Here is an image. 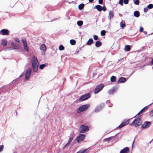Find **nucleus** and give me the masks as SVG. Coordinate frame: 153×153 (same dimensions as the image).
<instances>
[{"instance_id": "1", "label": "nucleus", "mask_w": 153, "mask_h": 153, "mask_svg": "<svg viewBox=\"0 0 153 153\" xmlns=\"http://www.w3.org/2000/svg\"><path fill=\"white\" fill-rule=\"evenodd\" d=\"M32 64L33 71L36 72L38 70L39 62L37 58L35 56H33L31 60Z\"/></svg>"}, {"instance_id": "2", "label": "nucleus", "mask_w": 153, "mask_h": 153, "mask_svg": "<svg viewBox=\"0 0 153 153\" xmlns=\"http://www.w3.org/2000/svg\"><path fill=\"white\" fill-rule=\"evenodd\" d=\"M89 107L90 105L89 104L82 105L78 108L77 110V112L79 113L82 112L88 109L89 108Z\"/></svg>"}, {"instance_id": "3", "label": "nucleus", "mask_w": 153, "mask_h": 153, "mask_svg": "<svg viewBox=\"0 0 153 153\" xmlns=\"http://www.w3.org/2000/svg\"><path fill=\"white\" fill-rule=\"evenodd\" d=\"M142 121L140 118L135 119L132 122L133 125L136 127L138 126L141 125Z\"/></svg>"}, {"instance_id": "4", "label": "nucleus", "mask_w": 153, "mask_h": 153, "mask_svg": "<svg viewBox=\"0 0 153 153\" xmlns=\"http://www.w3.org/2000/svg\"><path fill=\"white\" fill-rule=\"evenodd\" d=\"M104 85L102 84L97 85L94 90V93L95 94L98 93L102 89Z\"/></svg>"}, {"instance_id": "5", "label": "nucleus", "mask_w": 153, "mask_h": 153, "mask_svg": "<svg viewBox=\"0 0 153 153\" xmlns=\"http://www.w3.org/2000/svg\"><path fill=\"white\" fill-rule=\"evenodd\" d=\"M89 130V128L86 126L82 125L80 126L79 128L80 132L82 133L85 132Z\"/></svg>"}, {"instance_id": "6", "label": "nucleus", "mask_w": 153, "mask_h": 153, "mask_svg": "<svg viewBox=\"0 0 153 153\" xmlns=\"http://www.w3.org/2000/svg\"><path fill=\"white\" fill-rule=\"evenodd\" d=\"M91 96V94H86L82 96L79 98L80 100L84 101L89 98Z\"/></svg>"}, {"instance_id": "7", "label": "nucleus", "mask_w": 153, "mask_h": 153, "mask_svg": "<svg viewBox=\"0 0 153 153\" xmlns=\"http://www.w3.org/2000/svg\"><path fill=\"white\" fill-rule=\"evenodd\" d=\"M22 42L23 45L25 50L27 51H28V49L27 47L26 39L25 38H23L22 39Z\"/></svg>"}, {"instance_id": "8", "label": "nucleus", "mask_w": 153, "mask_h": 153, "mask_svg": "<svg viewBox=\"0 0 153 153\" xmlns=\"http://www.w3.org/2000/svg\"><path fill=\"white\" fill-rule=\"evenodd\" d=\"M85 135L84 134H80L77 138V141L78 143L82 141L85 137Z\"/></svg>"}, {"instance_id": "9", "label": "nucleus", "mask_w": 153, "mask_h": 153, "mask_svg": "<svg viewBox=\"0 0 153 153\" xmlns=\"http://www.w3.org/2000/svg\"><path fill=\"white\" fill-rule=\"evenodd\" d=\"M151 123L149 122L146 121L142 125V128L144 129L147 128L150 126Z\"/></svg>"}, {"instance_id": "10", "label": "nucleus", "mask_w": 153, "mask_h": 153, "mask_svg": "<svg viewBox=\"0 0 153 153\" xmlns=\"http://www.w3.org/2000/svg\"><path fill=\"white\" fill-rule=\"evenodd\" d=\"M46 46L44 44H42L40 46V49L41 51L43 54L45 52L46 50Z\"/></svg>"}, {"instance_id": "11", "label": "nucleus", "mask_w": 153, "mask_h": 153, "mask_svg": "<svg viewBox=\"0 0 153 153\" xmlns=\"http://www.w3.org/2000/svg\"><path fill=\"white\" fill-rule=\"evenodd\" d=\"M32 71L31 68L29 69L26 71L25 74V79H28L31 74V72Z\"/></svg>"}, {"instance_id": "12", "label": "nucleus", "mask_w": 153, "mask_h": 153, "mask_svg": "<svg viewBox=\"0 0 153 153\" xmlns=\"http://www.w3.org/2000/svg\"><path fill=\"white\" fill-rule=\"evenodd\" d=\"M129 122V120H125L122 123L119 125V128H120L123 127L124 126L128 124Z\"/></svg>"}, {"instance_id": "13", "label": "nucleus", "mask_w": 153, "mask_h": 153, "mask_svg": "<svg viewBox=\"0 0 153 153\" xmlns=\"http://www.w3.org/2000/svg\"><path fill=\"white\" fill-rule=\"evenodd\" d=\"M9 31L7 29H3L0 31V33L3 35H7L9 34Z\"/></svg>"}, {"instance_id": "14", "label": "nucleus", "mask_w": 153, "mask_h": 153, "mask_svg": "<svg viewBox=\"0 0 153 153\" xmlns=\"http://www.w3.org/2000/svg\"><path fill=\"white\" fill-rule=\"evenodd\" d=\"M128 151V147H126L122 150L120 151V153H127Z\"/></svg>"}, {"instance_id": "15", "label": "nucleus", "mask_w": 153, "mask_h": 153, "mask_svg": "<svg viewBox=\"0 0 153 153\" xmlns=\"http://www.w3.org/2000/svg\"><path fill=\"white\" fill-rule=\"evenodd\" d=\"M73 139V137H70L69 139L68 143L65 144V145L63 147V148L64 149L67 146H68L72 141Z\"/></svg>"}, {"instance_id": "16", "label": "nucleus", "mask_w": 153, "mask_h": 153, "mask_svg": "<svg viewBox=\"0 0 153 153\" xmlns=\"http://www.w3.org/2000/svg\"><path fill=\"white\" fill-rule=\"evenodd\" d=\"M126 81V79L125 78L121 77L118 80V82L120 83H123L125 82Z\"/></svg>"}, {"instance_id": "17", "label": "nucleus", "mask_w": 153, "mask_h": 153, "mask_svg": "<svg viewBox=\"0 0 153 153\" xmlns=\"http://www.w3.org/2000/svg\"><path fill=\"white\" fill-rule=\"evenodd\" d=\"M94 8L97 9V10L99 11H101L102 10V7L100 5H97L96 6L94 7Z\"/></svg>"}, {"instance_id": "18", "label": "nucleus", "mask_w": 153, "mask_h": 153, "mask_svg": "<svg viewBox=\"0 0 153 153\" xmlns=\"http://www.w3.org/2000/svg\"><path fill=\"white\" fill-rule=\"evenodd\" d=\"M116 91V90L114 88H113L110 90L108 92V93L110 94H113Z\"/></svg>"}, {"instance_id": "19", "label": "nucleus", "mask_w": 153, "mask_h": 153, "mask_svg": "<svg viewBox=\"0 0 153 153\" xmlns=\"http://www.w3.org/2000/svg\"><path fill=\"white\" fill-rule=\"evenodd\" d=\"M93 40L92 39H90L86 43V45H90L93 42Z\"/></svg>"}, {"instance_id": "20", "label": "nucleus", "mask_w": 153, "mask_h": 153, "mask_svg": "<svg viewBox=\"0 0 153 153\" xmlns=\"http://www.w3.org/2000/svg\"><path fill=\"white\" fill-rule=\"evenodd\" d=\"M114 16L113 12L111 11L109 13V16H108L109 19L110 20L111 18H112Z\"/></svg>"}, {"instance_id": "21", "label": "nucleus", "mask_w": 153, "mask_h": 153, "mask_svg": "<svg viewBox=\"0 0 153 153\" xmlns=\"http://www.w3.org/2000/svg\"><path fill=\"white\" fill-rule=\"evenodd\" d=\"M7 42L6 40L4 39L2 40L1 41V44L5 46L7 45Z\"/></svg>"}, {"instance_id": "22", "label": "nucleus", "mask_w": 153, "mask_h": 153, "mask_svg": "<svg viewBox=\"0 0 153 153\" xmlns=\"http://www.w3.org/2000/svg\"><path fill=\"white\" fill-rule=\"evenodd\" d=\"M102 43L100 41H97L95 43V46L96 47H100Z\"/></svg>"}, {"instance_id": "23", "label": "nucleus", "mask_w": 153, "mask_h": 153, "mask_svg": "<svg viewBox=\"0 0 153 153\" xmlns=\"http://www.w3.org/2000/svg\"><path fill=\"white\" fill-rule=\"evenodd\" d=\"M125 51H129L130 50V46L129 45H127L126 46L125 48Z\"/></svg>"}, {"instance_id": "24", "label": "nucleus", "mask_w": 153, "mask_h": 153, "mask_svg": "<svg viewBox=\"0 0 153 153\" xmlns=\"http://www.w3.org/2000/svg\"><path fill=\"white\" fill-rule=\"evenodd\" d=\"M84 4H81L78 6V8L80 10H82L84 8Z\"/></svg>"}, {"instance_id": "25", "label": "nucleus", "mask_w": 153, "mask_h": 153, "mask_svg": "<svg viewBox=\"0 0 153 153\" xmlns=\"http://www.w3.org/2000/svg\"><path fill=\"white\" fill-rule=\"evenodd\" d=\"M139 13L138 11H135L134 12V16L137 17L139 16Z\"/></svg>"}, {"instance_id": "26", "label": "nucleus", "mask_w": 153, "mask_h": 153, "mask_svg": "<svg viewBox=\"0 0 153 153\" xmlns=\"http://www.w3.org/2000/svg\"><path fill=\"white\" fill-rule=\"evenodd\" d=\"M101 108L100 106H98L95 109V112H97L101 110V108Z\"/></svg>"}, {"instance_id": "27", "label": "nucleus", "mask_w": 153, "mask_h": 153, "mask_svg": "<svg viewBox=\"0 0 153 153\" xmlns=\"http://www.w3.org/2000/svg\"><path fill=\"white\" fill-rule=\"evenodd\" d=\"M116 79V77L114 76H112L111 78V81L112 82H114Z\"/></svg>"}, {"instance_id": "28", "label": "nucleus", "mask_w": 153, "mask_h": 153, "mask_svg": "<svg viewBox=\"0 0 153 153\" xmlns=\"http://www.w3.org/2000/svg\"><path fill=\"white\" fill-rule=\"evenodd\" d=\"M11 45L14 47V49H17L18 48V47L16 46V44L14 43H12Z\"/></svg>"}, {"instance_id": "29", "label": "nucleus", "mask_w": 153, "mask_h": 153, "mask_svg": "<svg viewBox=\"0 0 153 153\" xmlns=\"http://www.w3.org/2000/svg\"><path fill=\"white\" fill-rule=\"evenodd\" d=\"M59 49L60 51L63 50L64 49V47L62 45H60L59 47Z\"/></svg>"}, {"instance_id": "30", "label": "nucleus", "mask_w": 153, "mask_h": 153, "mask_svg": "<svg viewBox=\"0 0 153 153\" xmlns=\"http://www.w3.org/2000/svg\"><path fill=\"white\" fill-rule=\"evenodd\" d=\"M70 43L71 45H73L75 44L76 42L74 40L71 39L70 40Z\"/></svg>"}, {"instance_id": "31", "label": "nucleus", "mask_w": 153, "mask_h": 153, "mask_svg": "<svg viewBox=\"0 0 153 153\" xmlns=\"http://www.w3.org/2000/svg\"><path fill=\"white\" fill-rule=\"evenodd\" d=\"M77 24L79 26H81L83 24V22L82 21H79L77 22Z\"/></svg>"}, {"instance_id": "32", "label": "nucleus", "mask_w": 153, "mask_h": 153, "mask_svg": "<svg viewBox=\"0 0 153 153\" xmlns=\"http://www.w3.org/2000/svg\"><path fill=\"white\" fill-rule=\"evenodd\" d=\"M46 66L45 64L41 65L39 66V68L41 69H43Z\"/></svg>"}, {"instance_id": "33", "label": "nucleus", "mask_w": 153, "mask_h": 153, "mask_svg": "<svg viewBox=\"0 0 153 153\" xmlns=\"http://www.w3.org/2000/svg\"><path fill=\"white\" fill-rule=\"evenodd\" d=\"M120 25L121 27H122V28L124 27L125 26V24L123 23L122 21L120 23Z\"/></svg>"}, {"instance_id": "34", "label": "nucleus", "mask_w": 153, "mask_h": 153, "mask_svg": "<svg viewBox=\"0 0 153 153\" xmlns=\"http://www.w3.org/2000/svg\"><path fill=\"white\" fill-rule=\"evenodd\" d=\"M147 8L149 9H152L153 8V5L152 4H150L147 6Z\"/></svg>"}, {"instance_id": "35", "label": "nucleus", "mask_w": 153, "mask_h": 153, "mask_svg": "<svg viewBox=\"0 0 153 153\" xmlns=\"http://www.w3.org/2000/svg\"><path fill=\"white\" fill-rule=\"evenodd\" d=\"M106 33V32L104 30H103L101 31V35L102 36H104L105 34V33Z\"/></svg>"}, {"instance_id": "36", "label": "nucleus", "mask_w": 153, "mask_h": 153, "mask_svg": "<svg viewBox=\"0 0 153 153\" xmlns=\"http://www.w3.org/2000/svg\"><path fill=\"white\" fill-rule=\"evenodd\" d=\"M112 137H108V138H105V139H104V140L105 141H109L111 139H112Z\"/></svg>"}, {"instance_id": "37", "label": "nucleus", "mask_w": 153, "mask_h": 153, "mask_svg": "<svg viewBox=\"0 0 153 153\" xmlns=\"http://www.w3.org/2000/svg\"><path fill=\"white\" fill-rule=\"evenodd\" d=\"M139 3V0H135L134 1V3L136 5H138Z\"/></svg>"}, {"instance_id": "38", "label": "nucleus", "mask_w": 153, "mask_h": 153, "mask_svg": "<svg viewBox=\"0 0 153 153\" xmlns=\"http://www.w3.org/2000/svg\"><path fill=\"white\" fill-rule=\"evenodd\" d=\"M93 37L94 39L95 40H97L98 39V36L96 35H94Z\"/></svg>"}, {"instance_id": "39", "label": "nucleus", "mask_w": 153, "mask_h": 153, "mask_svg": "<svg viewBox=\"0 0 153 153\" xmlns=\"http://www.w3.org/2000/svg\"><path fill=\"white\" fill-rule=\"evenodd\" d=\"M123 0H119V3L120 4L121 6H122L123 4Z\"/></svg>"}, {"instance_id": "40", "label": "nucleus", "mask_w": 153, "mask_h": 153, "mask_svg": "<svg viewBox=\"0 0 153 153\" xmlns=\"http://www.w3.org/2000/svg\"><path fill=\"white\" fill-rule=\"evenodd\" d=\"M149 115L150 117H152L153 116V110H152L150 112Z\"/></svg>"}, {"instance_id": "41", "label": "nucleus", "mask_w": 153, "mask_h": 153, "mask_svg": "<svg viewBox=\"0 0 153 153\" xmlns=\"http://www.w3.org/2000/svg\"><path fill=\"white\" fill-rule=\"evenodd\" d=\"M3 148L4 146L3 145L0 146V152L3 150Z\"/></svg>"}, {"instance_id": "42", "label": "nucleus", "mask_w": 153, "mask_h": 153, "mask_svg": "<svg viewBox=\"0 0 153 153\" xmlns=\"http://www.w3.org/2000/svg\"><path fill=\"white\" fill-rule=\"evenodd\" d=\"M124 2L125 4H127L128 3V0H124Z\"/></svg>"}, {"instance_id": "43", "label": "nucleus", "mask_w": 153, "mask_h": 153, "mask_svg": "<svg viewBox=\"0 0 153 153\" xmlns=\"http://www.w3.org/2000/svg\"><path fill=\"white\" fill-rule=\"evenodd\" d=\"M148 10L147 8H144V11L145 13L146 12L148 11Z\"/></svg>"}, {"instance_id": "44", "label": "nucleus", "mask_w": 153, "mask_h": 153, "mask_svg": "<svg viewBox=\"0 0 153 153\" xmlns=\"http://www.w3.org/2000/svg\"><path fill=\"white\" fill-rule=\"evenodd\" d=\"M143 28L142 27H140V32H143Z\"/></svg>"}, {"instance_id": "45", "label": "nucleus", "mask_w": 153, "mask_h": 153, "mask_svg": "<svg viewBox=\"0 0 153 153\" xmlns=\"http://www.w3.org/2000/svg\"><path fill=\"white\" fill-rule=\"evenodd\" d=\"M103 0H99L98 2L99 4H102V3Z\"/></svg>"}, {"instance_id": "46", "label": "nucleus", "mask_w": 153, "mask_h": 153, "mask_svg": "<svg viewBox=\"0 0 153 153\" xmlns=\"http://www.w3.org/2000/svg\"><path fill=\"white\" fill-rule=\"evenodd\" d=\"M148 107L147 106H146L144 108H143L142 110H141L142 111H145V110Z\"/></svg>"}, {"instance_id": "47", "label": "nucleus", "mask_w": 153, "mask_h": 153, "mask_svg": "<svg viewBox=\"0 0 153 153\" xmlns=\"http://www.w3.org/2000/svg\"><path fill=\"white\" fill-rule=\"evenodd\" d=\"M102 10L104 11H105L106 10V8L104 6L102 7Z\"/></svg>"}, {"instance_id": "48", "label": "nucleus", "mask_w": 153, "mask_h": 153, "mask_svg": "<svg viewBox=\"0 0 153 153\" xmlns=\"http://www.w3.org/2000/svg\"><path fill=\"white\" fill-rule=\"evenodd\" d=\"M143 111L141 110L137 114V115H139Z\"/></svg>"}, {"instance_id": "49", "label": "nucleus", "mask_w": 153, "mask_h": 153, "mask_svg": "<svg viewBox=\"0 0 153 153\" xmlns=\"http://www.w3.org/2000/svg\"><path fill=\"white\" fill-rule=\"evenodd\" d=\"M16 42H19V40L18 39H16Z\"/></svg>"}, {"instance_id": "50", "label": "nucleus", "mask_w": 153, "mask_h": 153, "mask_svg": "<svg viewBox=\"0 0 153 153\" xmlns=\"http://www.w3.org/2000/svg\"><path fill=\"white\" fill-rule=\"evenodd\" d=\"M143 33L145 35H146L147 34V32L146 31H145L143 32Z\"/></svg>"}, {"instance_id": "51", "label": "nucleus", "mask_w": 153, "mask_h": 153, "mask_svg": "<svg viewBox=\"0 0 153 153\" xmlns=\"http://www.w3.org/2000/svg\"><path fill=\"white\" fill-rule=\"evenodd\" d=\"M94 0H89V1L90 2H92Z\"/></svg>"}, {"instance_id": "52", "label": "nucleus", "mask_w": 153, "mask_h": 153, "mask_svg": "<svg viewBox=\"0 0 153 153\" xmlns=\"http://www.w3.org/2000/svg\"><path fill=\"white\" fill-rule=\"evenodd\" d=\"M112 106V104H111L110 105H109V107H111Z\"/></svg>"}, {"instance_id": "53", "label": "nucleus", "mask_w": 153, "mask_h": 153, "mask_svg": "<svg viewBox=\"0 0 153 153\" xmlns=\"http://www.w3.org/2000/svg\"><path fill=\"white\" fill-rule=\"evenodd\" d=\"M109 102V101H107V103H108Z\"/></svg>"}, {"instance_id": "54", "label": "nucleus", "mask_w": 153, "mask_h": 153, "mask_svg": "<svg viewBox=\"0 0 153 153\" xmlns=\"http://www.w3.org/2000/svg\"><path fill=\"white\" fill-rule=\"evenodd\" d=\"M22 76V75H21L20 76V77H21V76Z\"/></svg>"}]
</instances>
